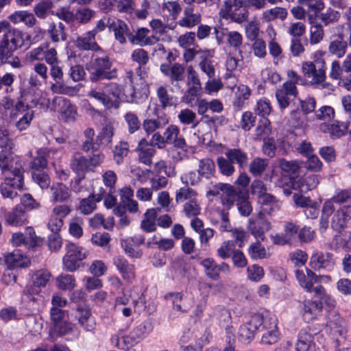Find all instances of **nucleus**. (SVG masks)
Instances as JSON below:
<instances>
[{"mask_svg": "<svg viewBox=\"0 0 351 351\" xmlns=\"http://www.w3.org/2000/svg\"><path fill=\"white\" fill-rule=\"evenodd\" d=\"M86 70L91 82L112 80L117 77V69L113 67V60L104 49L94 53L90 62L86 64Z\"/></svg>", "mask_w": 351, "mask_h": 351, "instance_id": "obj_1", "label": "nucleus"}, {"mask_svg": "<svg viewBox=\"0 0 351 351\" xmlns=\"http://www.w3.org/2000/svg\"><path fill=\"white\" fill-rule=\"evenodd\" d=\"M24 46V34L18 29H9L0 40V64H5L8 58Z\"/></svg>", "mask_w": 351, "mask_h": 351, "instance_id": "obj_2", "label": "nucleus"}, {"mask_svg": "<svg viewBox=\"0 0 351 351\" xmlns=\"http://www.w3.org/2000/svg\"><path fill=\"white\" fill-rule=\"evenodd\" d=\"M122 93L121 86L117 83H108L102 87L92 88L88 93L89 97L101 103L108 109L117 108V101Z\"/></svg>", "mask_w": 351, "mask_h": 351, "instance_id": "obj_3", "label": "nucleus"}, {"mask_svg": "<svg viewBox=\"0 0 351 351\" xmlns=\"http://www.w3.org/2000/svg\"><path fill=\"white\" fill-rule=\"evenodd\" d=\"M326 330L336 347L343 345L346 341L347 329L345 320L336 311H328Z\"/></svg>", "mask_w": 351, "mask_h": 351, "instance_id": "obj_4", "label": "nucleus"}, {"mask_svg": "<svg viewBox=\"0 0 351 351\" xmlns=\"http://www.w3.org/2000/svg\"><path fill=\"white\" fill-rule=\"evenodd\" d=\"M326 64L323 59H317L315 62H305L302 70L306 77L311 78L312 84H320L326 80Z\"/></svg>", "mask_w": 351, "mask_h": 351, "instance_id": "obj_5", "label": "nucleus"}, {"mask_svg": "<svg viewBox=\"0 0 351 351\" xmlns=\"http://www.w3.org/2000/svg\"><path fill=\"white\" fill-rule=\"evenodd\" d=\"M271 228V223L265 217L263 212L252 216L248 219L247 228L251 234L258 241L265 239V233Z\"/></svg>", "mask_w": 351, "mask_h": 351, "instance_id": "obj_6", "label": "nucleus"}, {"mask_svg": "<svg viewBox=\"0 0 351 351\" xmlns=\"http://www.w3.org/2000/svg\"><path fill=\"white\" fill-rule=\"evenodd\" d=\"M224 12L237 23L246 21L248 19V10L245 0H226Z\"/></svg>", "mask_w": 351, "mask_h": 351, "instance_id": "obj_7", "label": "nucleus"}, {"mask_svg": "<svg viewBox=\"0 0 351 351\" xmlns=\"http://www.w3.org/2000/svg\"><path fill=\"white\" fill-rule=\"evenodd\" d=\"M261 327H267L264 317L260 314L253 315L247 323L240 326L239 339L244 343H250L254 339L256 330Z\"/></svg>", "mask_w": 351, "mask_h": 351, "instance_id": "obj_8", "label": "nucleus"}, {"mask_svg": "<svg viewBox=\"0 0 351 351\" xmlns=\"http://www.w3.org/2000/svg\"><path fill=\"white\" fill-rule=\"evenodd\" d=\"M65 249L66 253L62 260L64 267L69 271H74L80 267V262L86 258V252L73 243L66 244Z\"/></svg>", "mask_w": 351, "mask_h": 351, "instance_id": "obj_9", "label": "nucleus"}, {"mask_svg": "<svg viewBox=\"0 0 351 351\" xmlns=\"http://www.w3.org/2000/svg\"><path fill=\"white\" fill-rule=\"evenodd\" d=\"M169 123L165 113H160L158 106L154 108L153 116L148 114L142 122V127L147 135H150L157 130L163 128Z\"/></svg>", "mask_w": 351, "mask_h": 351, "instance_id": "obj_10", "label": "nucleus"}, {"mask_svg": "<svg viewBox=\"0 0 351 351\" xmlns=\"http://www.w3.org/2000/svg\"><path fill=\"white\" fill-rule=\"evenodd\" d=\"M4 182L0 186V192L4 198L14 199L18 195L15 189H21L23 186V173L4 177Z\"/></svg>", "mask_w": 351, "mask_h": 351, "instance_id": "obj_11", "label": "nucleus"}, {"mask_svg": "<svg viewBox=\"0 0 351 351\" xmlns=\"http://www.w3.org/2000/svg\"><path fill=\"white\" fill-rule=\"evenodd\" d=\"M333 256L330 252H317L312 255L310 265L315 271H331L334 269L335 265Z\"/></svg>", "mask_w": 351, "mask_h": 351, "instance_id": "obj_12", "label": "nucleus"}, {"mask_svg": "<svg viewBox=\"0 0 351 351\" xmlns=\"http://www.w3.org/2000/svg\"><path fill=\"white\" fill-rule=\"evenodd\" d=\"M298 92L296 86L283 83L282 86L276 91V97L281 110L287 108L291 101L295 99Z\"/></svg>", "mask_w": 351, "mask_h": 351, "instance_id": "obj_13", "label": "nucleus"}, {"mask_svg": "<svg viewBox=\"0 0 351 351\" xmlns=\"http://www.w3.org/2000/svg\"><path fill=\"white\" fill-rule=\"evenodd\" d=\"M162 73L167 77L171 85L178 87V82L184 79V67L179 64H162L160 67Z\"/></svg>", "mask_w": 351, "mask_h": 351, "instance_id": "obj_14", "label": "nucleus"}, {"mask_svg": "<svg viewBox=\"0 0 351 351\" xmlns=\"http://www.w3.org/2000/svg\"><path fill=\"white\" fill-rule=\"evenodd\" d=\"M51 278V274L47 270H38L32 276V282L27 285L28 293H40Z\"/></svg>", "mask_w": 351, "mask_h": 351, "instance_id": "obj_15", "label": "nucleus"}, {"mask_svg": "<svg viewBox=\"0 0 351 351\" xmlns=\"http://www.w3.org/2000/svg\"><path fill=\"white\" fill-rule=\"evenodd\" d=\"M351 219V206H345L337 210L332 218L331 228L340 232Z\"/></svg>", "mask_w": 351, "mask_h": 351, "instance_id": "obj_16", "label": "nucleus"}, {"mask_svg": "<svg viewBox=\"0 0 351 351\" xmlns=\"http://www.w3.org/2000/svg\"><path fill=\"white\" fill-rule=\"evenodd\" d=\"M267 327H263L267 332L263 335L261 343L265 345H271L276 343L279 338V332L277 330V319L276 317H266Z\"/></svg>", "mask_w": 351, "mask_h": 351, "instance_id": "obj_17", "label": "nucleus"}, {"mask_svg": "<svg viewBox=\"0 0 351 351\" xmlns=\"http://www.w3.org/2000/svg\"><path fill=\"white\" fill-rule=\"evenodd\" d=\"M75 46L80 50L93 51L94 53L102 49L97 43L94 34L90 31L77 37Z\"/></svg>", "mask_w": 351, "mask_h": 351, "instance_id": "obj_18", "label": "nucleus"}, {"mask_svg": "<svg viewBox=\"0 0 351 351\" xmlns=\"http://www.w3.org/2000/svg\"><path fill=\"white\" fill-rule=\"evenodd\" d=\"M113 264L115 265L124 280L131 281L135 278L134 265L130 264L123 256H117L114 257L113 258Z\"/></svg>", "mask_w": 351, "mask_h": 351, "instance_id": "obj_19", "label": "nucleus"}, {"mask_svg": "<svg viewBox=\"0 0 351 351\" xmlns=\"http://www.w3.org/2000/svg\"><path fill=\"white\" fill-rule=\"evenodd\" d=\"M202 16L199 13L194 12L193 5H187L183 12V16L178 21V24L182 27L193 28L199 24Z\"/></svg>", "mask_w": 351, "mask_h": 351, "instance_id": "obj_20", "label": "nucleus"}, {"mask_svg": "<svg viewBox=\"0 0 351 351\" xmlns=\"http://www.w3.org/2000/svg\"><path fill=\"white\" fill-rule=\"evenodd\" d=\"M138 342H140L139 340L134 337L132 331L129 335H125L122 330H120L111 337L112 344L121 350H124L128 347H134Z\"/></svg>", "mask_w": 351, "mask_h": 351, "instance_id": "obj_21", "label": "nucleus"}, {"mask_svg": "<svg viewBox=\"0 0 351 351\" xmlns=\"http://www.w3.org/2000/svg\"><path fill=\"white\" fill-rule=\"evenodd\" d=\"M60 106V119L66 122L73 121L77 114L76 107L69 99L60 97L57 99Z\"/></svg>", "mask_w": 351, "mask_h": 351, "instance_id": "obj_22", "label": "nucleus"}, {"mask_svg": "<svg viewBox=\"0 0 351 351\" xmlns=\"http://www.w3.org/2000/svg\"><path fill=\"white\" fill-rule=\"evenodd\" d=\"M4 261L8 268L14 269L17 267L25 268L29 266V259L23 256L19 250H14L11 253L4 255Z\"/></svg>", "mask_w": 351, "mask_h": 351, "instance_id": "obj_23", "label": "nucleus"}, {"mask_svg": "<svg viewBox=\"0 0 351 351\" xmlns=\"http://www.w3.org/2000/svg\"><path fill=\"white\" fill-rule=\"evenodd\" d=\"M70 167L78 176L82 177L81 178H84L85 173L88 170H90L88 158L79 152H76L73 154L71 160Z\"/></svg>", "mask_w": 351, "mask_h": 351, "instance_id": "obj_24", "label": "nucleus"}, {"mask_svg": "<svg viewBox=\"0 0 351 351\" xmlns=\"http://www.w3.org/2000/svg\"><path fill=\"white\" fill-rule=\"evenodd\" d=\"M6 222L13 226H22L26 221L27 217L22 206L16 205L11 211L5 215Z\"/></svg>", "mask_w": 351, "mask_h": 351, "instance_id": "obj_25", "label": "nucleus"}, {"mask_svg": "<svg viewBox=\"0 0 351 351\" xmlns=\"http://www.w3.org/2000/svg\"><path fill=\"white\" fill-rule=\"evenodd\" d=\"M0 169L4 177L23 173V169L21 164L16 163L14 167L12 162L3 153H0Z\"/></svg>", "mask_w": 351, "mask_h": 351, "instance_id": "obj_26", "label": "nucleus"}, {"mask_svg": "<svg viewBox=\"0 0 351 351\" xmlns=\"http://www.w3.org/2000/svg\"><path fill=\"white\" fill-rule=\"evenodd\" d=\"M322 308V301L305 300L302 306L304 319L308 321L314 319L321 313Z\"/></svg>", "mask_w": 351, "mask_h": 351, "instance_id": "obj_27", "label": "nucleus"}, {"mask_svg": "<svg viewBox=\"0 0 351 351\" xmlns=\"http://www.w3.org/2000/svg\"><path fill=\"white\" fill-rule=\"evenodd\" d=\"M313 335L310 333V328L301 329L298 333L296 350L298 351H310L313 349Z\"/></svg>", "mask_w": 351, "mask_h": 351, "instance_id": "obj_28", "label": "nucleus"}, {"mask_svg": "<svg viewBox=\"0 0 351 351\" xmlns=\"http://www.w3.org/2000/svg\"><path fill=\"white\" fill-rule=\"evenodd\" d=\"M225 156L232 164L237 163L241 169L245 168L248 165V156L246 152L239 148L228 149Z\"/></svg>", "mask_w": 351, "mask_h": 351, "instance_id": "obj_29", "label": "nucleus"}, {"mask_svg": "<svg viewBox=\"0 0 351 351\" xmlns=\"http://www.w3.org/2000/svg\"><path fill=\"white\" fill-rule=\"evenodd\" d=\"M318 184L319 179L317 176L311 175L303 179L298 178L296 181L291 182V188L303 192L315 189Z\"/></svg>", "mask_w": 351, "mask_h": 351, "instance_id": "obj_30", "label": "nucleus"}, {"mask_svg": "<svg viewBox=\"0 0 351 351\" xmlns=\"http://www.w3.org/2000/svg\"><path fill=\"white\" fill-rule=\"evenodd\" d=\"M50 192L53 202H66L71 196L69 188L60 182L53 184L50 188Z\"/></svg>", "mask_w": 351, "mask_h": 351, "instance_id": "obj_31", "label": "nucleus"}, {"mask_svg": "<svg viewBox=\"0 0 351 351\" xmlns=\"http://www.w3.org/2000/svg\"><path fill=\"white\" fill-rule=\"evenodd\" d=\"M90 316V309L85 305H77L75 311V318L77 319L79 324L86 331H92L95 325L88 323Z\"/></svg>", "mask_w": 351, "mask_h": 351, "instance_id": "obj_32", "label": "nucleus"}, {"mask_svg": "<svg viewBox=\"0 0 351 351\" xmlns=\"http://www.w3.org/2000/svg\"><path fill=\"white\" fill-rule=\"evenodd\" d=\"M348 43L344 39L343 35L339 34L330 43L328 50L330 53L337 58L343 57L347 51Z\"/></svg>", "mask_w": 351, "mask_h": 351, "instance_id": "obj_33", "label": "nucleus"}, {"mask_svg": "<svg viewBox=\"0 0 351 351\" xmlns=\"http://www.w3.org/2000/svg\"><path fill=\"white\" fill-rule=\"evenodd\" d=\"M9 19L14 24L22 22L27 27H33L36 23L34 15L25 10L15 11L9 16Z\"/></svg>", "mask_w": 351, "mask_h": 351, "instance_id": "obj_34", "label": "nucleus"}, {"mask_svg": "<svg viewBox=\"0 0 351 351\" xmlns=\"http://www.w3.org/2000/svg\"><path fill=\"white\" fill-rule=\"evenodd\" d=\"M113 30L115 38L119 43L125 44L126 43V36L132 43H134L132 33L130 31L128 26L124 21L118 20Z\"/></svg>", "mask_w": 351, "mask_h": 351, "instance_id": "obj_35", "label": "nucleus"}, {"mask_svg": "<svg viewBox=\"0 0 351 351\" xmlns=\"http://www.w3.org/2000/svg\"><path fill=\"white\" fill-rule=\"evenodd\" d=\"M349 123L335 121L330 125H322L321 130L324 132H329L332 138H337L345 135L348 129Z\"/></svg>", "mask_w": 351, "mask_h": 351, "instance_id": "obj_36", "label": "nucleus"}, {"mask_svg": "<svg viewBox=\"0 0 351 351\" xmlns=\"http://www.w3.org/2000/svg\"><path fill=\"white\" fill-rule=\"evenodd\" d=\"M223 192L226 197H232L239 195L243 191L240 189H236L233 186L227 183L219 182L213 186V189L208 191V195L217 196L219 192Z\"/></svg>", "mask_w": 351, "mask_h": 351, "instance_id": "obj_37", "label": "nucleus"}, {"mask_svg": "<svg viewBox=\"0 0 351 351\" xmlns=\"http://www.w3.org/2000/svg\"><path fill=\"white\" fill-rule=\"evenodd\" d=\"M278 165L282 171L289 173L290 176L289 178V183L291 184V182L296 181L298 178V171L300 169V167L296 162L289 161L282 158L279 160Z\"/></svg>", "mask_w": 351, "mask_h": 351, "instance_id": "obj_38", "label": "nucleus"}, {"mask_svg": "<svg viewBox=\"0 0 351 351\" xmlns=\"http://www.w3.org/2000/svg\"><path fill=\"white\" fill-rule=\"evenodd\" d=\"M309 22L311 25L310 29V43L311 45H315L322 40L324 38V30L322 25L317 23L315 17L309 16Z\"/></svg>", "mask_w": 351, "mask_h": 351, "instance_id": "obj_39", "label": "nucleus"}, {"mask_svg": "<svg viewBox=\"0 0 351 351\" xmlns=\"http://www.w3.org/2000/svg\"><path fill=\"white\" fill-rule=\"evenodd\" d=\"M178 119L181 124L191 125L192 129L195 128L199 123L195 112L189 108L181 110L178 114Z\"/></svg>", "mask_w": 351, "mask_h": 351, "instance_id": "obj_40", "label": "nucleus"}, {"mask_svg": "<svg viewBox=\"0 0 351 351\" xmlns=\"http://www.w3.org/2000/svg\"><path fill=\"white\" fill-rule=\"evenodd\" d=\"M147 141L145 138H142L138 143V159L139 161L146 165L150 166L152 161V158L156 153V150L153 147H147L144 149L143 147L147 145Z\"/></svg>", "mask_w": 351, "mask_h": 351, "instance_id": "obj_41", "label": "nucleus"}, {"mask_svg": "<svg viewBox=\"0 0 351 351\" xmlns=\"http://www.w3.org/2000/svg\"><path fill=\"white\" fill-rule=\"evenodd\" d=\"M200 265L204 268L206 276L213 280H218L220 278L219 274L218 264L213 258H206L202 261Z\"/></svg>", "mask_w": 351, "mask_h": 351, "instance_id": "obj_42", "label": "nucleus"}, {"mask_svg": "<svg viewBox=\"0 0 351 351\" xmlns=\"http://www.w3.org/2000/svg\"><path fill=\"white\" fill-rule=\"evenodd\" d=\"M156 95L162 109L165 110L167 107L176 106L177 99L169 95L165 87L162 86H159L156 90Z\"/></svg>", "mask_w": 351, "mask_h": 351, "instance_id": "obj_43", "label": "nucleus"}, {"mask_svg": "<svg viewBox=\"0 0 351 351\" xmlns=\"http://www.w3.org/2000/svg\"><path fill=\"white\" fill-rule=\"evenodd\" d=\"M251 95L250 89L245 85H240L235 93V99L233 101V106L235 109L240 110L245 104V101L248 99Z\"/></svg>", "mask_w": 351, "mask_h": 351, "instance_id": "obj_44", "label": "nucleus"}, {"mask_svg": "<svg viewBox=\"0 0 351 351\" xmlns=\"http://www.w3.org/2000/svg\"><path fill=\"white\" fill-rule=\"evenodd\" d=\"M258 202L261 205V212L271 214L272 212L278 209L276 197L270 193H267L259 198Z\"/></svg>", "mask_w": 351, "mask_h": 351, "instance_id": "obj_45", "label": "nucleus"}, {"mask_svg": "<svg viewBox=\"0 0 351 351\" xmlns=\"http://www.w3.org/2000/svg\"><path fill=\"white\" fill-rule=\"evenodd\" d=\"M215 171V165L213 160L204 158L199 161L198 174L201 177L209 179L214 176Z\"/></svg>", "mask_w": 351, "mask_h": 351, "instance_id": "obj_46", "label": "nucleus"}, {"mask_svg": "<svg viewBox=\"0 0 351 351\" xmlns=\"http://www.w3.org/2000/svg\"><path fill=\"white\" fill-rule=\"evenodd\" d=\"M201 121H203L210 129L217 131L219 126H223L228 123V119L223 115H204Z\"/></svg>", "mask_w": 351, "mask_h": 351, "instance_id": "obj_47", "label": "nucleus"}, {"mask_svg": "<svg viewBox=\"0 0 351 351\" xmlns=\"http://www.w3.org/2000/svg\"><path fill=\"white\" fill-rule=\"evenodd\" d=\"M149 30L146 27L138 29L135 35L132 34L134 42L137 40L140 43L141 46L151 45L156 43L158 39L153 36L152 37L147 36Z\"/></svg>", "mask_w": 351, "mask_h": 351, "instance_id": "obj_48", "label": "nucleus"}, {"mask_svg": "<svg viewBox=\"0 0 351 351\" xmlns=\"http://www.w3.org/2000/svg\"><path fill=\"white\" fill-rule=\"evenodd\" d=\"M138 210V202L132 199L128 200V202H120L119 205L114 208L113 213L115 215H121L125 214L127 210L130 213H135Z\"/></svg>", "mask_w": 351, "mask_h": 351, "instance_id": "obj_49", "label": "nucleus"}, {"mask_svg": "<svg viewBox=\"0 0 351 351\" xmlns=\"http://www.w3.org/2000/svg\"><path fill=\"white\" fill-rule=\"evenodd\" d=\"M153 328L152 323L149 320H146L134 327L132 332L134 337L141 341L153 330Z\"/></svg>", "mask_w": 351, "mask_h": 351, "instance_id": "obj_50", "label": "nucleus"}, {"mask_svg": "<svg viewBox=\"0 0 351 351\" xmlns=\"http://www.w3.org/2000/svg\"><path fill=\"white\" fill-rule=\"evenodd\" d=\"M129 152V145L128 142L120 141L113 149V156L117 165L122 163L123 158L127 156Z\"/></svg>", "mask_w": 351, "mask_h": 351, "instance_id": "obj_51", "label": "nucleus"}, {"mask_svg": "<svg viewBox=\"0 0 351 351\" xmlns=\"http://www.w3.org/2000/svg\"><path fill=\"white\" fill-rule=\"evenodd\" d=\"M237 208L239 213L244 217L249 216L252 211V206L248 200V195L242 192L237 200Z\"/></svg>", "mask_w": 351, "mask_h": 351, "instance_id": "obj_52", "label": "nucleus"}, {"mask_svg": "<svg viewBox=\"0 0 351 351\" xmlns=\"http://www.w3.org/2000/svg\"><path fill=\"white\" fill-rule=\"evenodd\" d=\"M217 163L219 172L223 176L228 177L232 176L235 171L234 165L227 157H218L217 159Z\"/></svg>", "mask_w": 351, "mask_h": 351, "instance_id": "obj_53", "label": "nucleus"}, {"mask_svg": "<svg viewBox=\"0 0 351 351\" xmlns=\"http://www.w3.org/2000/svg\"><path fill=\"white\" fill-rule=\"evenodd\" d=\"M123 118L130 134H134L141 128L142 123L135 113L128 112L125 114Z\"/></svg>", "mask_w": 351, "mask_h": 351, "instance_id": "obj_54", "label": "nucleus"}, {"mask_svg": "<svg viewBox=\"0 0 351 351\" xmlns=\"http://www.w3.org/2000/svg\"><path fill=\"white\" fill-rule=\"evenodd\" d=\"M74 325L67 319L53 326L51 333L58 336L62 337L73 333Z\"/></svg>", "mask_w": 351, "mask_h": 351, "instance_id": "obj_55", "label": "nucleus"}, {"mask_svg": "<svg viewBox=\"0 0 351 351\" xmlns=\"http://www.w3.org/2000/svg\"><path fill=\"white\" fill-rule=\"evenodd\" d=\"M261 241H256L252 243L248 248V254L253 260L263 259L266 257L267 252Z\"/></svg>", "mask_w": 351, "mask_h": 351, "instance_id": "obj_56", "label": "nucleus"}, {"mask_svg": "<svg viewBox=\"0 0 351 351\" xmlns=\"http://www.w3.org/2000/svg\"><path fill=\"white\" fill-rule=\"evenodd\" d=\"M226 37L230 46L233 47L235 50H239L240 55L242 56V51L240 47L243 44V36L237 31H230L226 34Z\"/></svg>", "mask_w": 351, "mask_h": 351, "instance_id": "obj_57", "label": "nucleus"}, {"mask_svg": "<svg viewBox=\"0 0 351 351\" xmlns=\"http://www.w3.org/2000/svg\"><path fill=\"white\" fill-rule=\"evenodd\" d=\"M197 193L193 189L189 188L187 185L181 187L176 193V202H183L185 200H191L195 199Z\"/></svg>", "mask_w": 351, "mask_h": 351, "instance_id": "obj_58", "label": "nucleus"}, {"mask_svg": "<svg viewBox=\"0 0 351 351\" xmlns=\"http://www.w3.org/2000/svg\"><path fill=\"white\" fill-rule=\"evenodd\" d=\"M267 166L268 160L267 159L256 158L251 162L249 171L254 176H260L265 171Z\"/></svg>", "mask_w": 351, "mask_h": 351, "instance_id": "obj_59", "label": "nucleus"}, {"mask_svg": "<svg viewBox=\"0 0 351 351\" xmlns=\"http://www.w3.org/2000/svg\"><path fill=\"white\" fill-rule=\"evenodd\" d=\"M69 317V313L67 311L62 308H57L51 307L50 310V319L53 324V326L66 320Z\"/></svg>", "mask_w": 351, "mask_h": 351, "instance_id": "obj_60", "label": "nucleus"}, {"mask_svg": "<svg viewBox=\"0 0 351 351\" xmlns=\"http://www.w3.org/2000/svg\"><path fill=\"white\" fill-rule=\"evenodd\" d=\"M235 249L234 241H226L222 243L221 247L217 249V255L222 259H228L232 254Z\"/></svg>", "mask_w": 351, "mask_h": 351, "instance_id": "obj_61", "label": "nucleus"}, {"mask_svg": "<svg viewBox=\"0 0 351 351\" xmlns=\"http://www.w3.org/2000/svg\"><path fill=\"white\" fill-rule=\"evenodd\" d=\"M93 195H89L87 198L81 199L78 210L83 215H88L91 214L96 209V204L91 198Z\"/></svg>", "mask_w": 351, "mask_h": 351, "instance_id": "obj_62", "label": "nucleus"}, {"mask_svg": "<svg viewBox=\"0 0 351 351\" xmlns=\"http://www.w3.org/2000/svg\"><path fill=\"white\" fill-rule=\"evenodd\" d=\"M200 211L201 207L195 199L188 201L184 205V212L187 217H197Z\"/></svg>", "mask_w": 351, "mask_h": 351, "instance_id": "obj_63", "label": "nucleus"}, {"mask_svg": "<svg viewBox=\"0 0 351 351\" xmlns=\"http://www.w3.org/2000/svg\"><path fill=\"white\" fill-rule=\"evenodd\" d=\"M58 287L62 290H71L75 286L73 276L69 274L60 275L57 278Z\"/></svg>", "mask_w": 351, "mask_h": 351, "instance_id": "obj_64", "label": "nucleus"}]
</instances>
